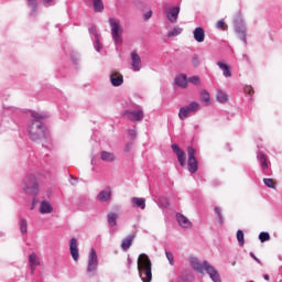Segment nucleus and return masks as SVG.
Masks as SVG:
<instances>
[{
    "label": "nucleus",
    "mask_w": 282,
    "mask_h": 282,
    "mask_svg": "<svg viewBox=\"0 0 282 282\" xmlns=\"http://www.w3.org/2000/svg\"><path fill=\"white\" fill-rule=\"evenodd\" d=\"M117 219H118V214H116V213L108 214V224L112 228H113V226H117Z\"/></svg>",
    "instance_id": "7c9ffc66"
},
{
    "label": "nucleus",
    "mask_w": 282,
    "mask_h": 282,
    "mask_svg": "<svg viewBox=\"0 0 282 282\" xmlns=\"http://www.w3.org/2000/svg\"><path fill=\"white\" fill-rule=\"evenodd\" d=\"M172 150L176 154L181 166H185L186 165V153H184V151H182V149H180V145H177L175 143L172 144Z\"/></svg>",
    "instance_id": "f8f14e48"
},
{
    "label": "nucleus",
    "mask_w": 282,
    "mask_h": 282,
    "mask_svg": "<svg viewBox=\"0 0 282 282\" xmlns=\"http://www.w3.org/2000/svg\"><path fill=\"white\" fill-rule=\"evenodd\" d=\"M187 83H191L192 85H199L202 80L199 79V76L194 75L187 79Z\"/></svg>",
    "instance_id": "c9c22d12"
},
{
    "label": "nucleus",
    "mask_w": 282,
    "mask_h": 282,
    "mask_svg": "<svg viewBox=\"0 0 282 282\" xmlns=\"http://www.w3.org/2000/svg\"><path fill=\"white\" fill-rule=\"evenodd\" d=\"M187 154H188V161H187V166L189 173H197V159L195 158V149L188 148L187 149Z\"/></svg>",
    "instance_id": "1a4fd4ad"
},
{
    "label": "nucleus",
    "mask_w": 282,
    "mask_h": 282,
    "mask_svg": "<svg viewBox=\"0 0 282 282\" xmlns=\"http://www.w3.org/2000/svg\"><path fill=\"white\" fill-rule=\"evenodd\" d=\"M69 250H70V256L75 261H78L80 258V253L78 252V240L76 238H72L69 242Z\"/></svg>",
    "instance_id": "2eb2a0df"
},
{
    "label": "nucleus",
    "mask_w": 282,
    "mask_h": 282,
    "mask_svg": "<svg viewBox=\"0 0 282 282\" xmlns=\"http://www.w3.org/2000/svg\"><path fill=\"white\" fill-rule=\"evenodd\" d=\"M127 118L132 121H140L144 118V111L142 110H132L126 112Z\"/></svg>",
    "instance_id": "f3484780"
},
{
    "label": "nucleus",
    "mask_w": 282,
    "mask_h": 282,
    "mask_svg": "<svg viewBox=\"0 0 282 282\" xmlns=\"http://www.w3.org/2000/svg\"><path fill=\"white\" fill-rule=\"evenodd\" d=\"M237 241L239 246H245L246 243V240L243 239V231L241 229L237 231Z\"/></svg>",
    "instance_id": "72a5a7b5"
},
{
    "label": "nucleus",
    "mask_w": 282,
    "mask_h": 282,
    "mask_svg": "<svg viewBox=\"0 0 282 282\" xmlns=\"http://www.w3.org/2000/svg\"><path fill=\"white\" fill-rule=\"evenodd\" d=\"M189 263L194 270H197V272L202 273L205 270L207 274L210 276L212 281L221 282V279H219V273L217 272L215 267L208 263V261H204L202 264L199 263V260L197 258H191Z\"/></svg>",
    "instance_id": "7ed1b4c3"
},
{
    "label": "nucleus",
    "mask_w": 282,
    "mask_h": 282,
    "mask_svg": "<svg viewBox=\"0 0 282 282\" xmlns=\"http://www.w3.org/2000/svg\"><path fill=\"white\" fill-rule=\"evenodd\" d=\"M102 162H116V154L107 151H102L100 154Z\"/></svg>",
    "instance_id": "a878e982"
},
{
    "label": "nucleus",
    "mask_w": 282,
    "mask_h": 282,
    "mask_svg": "<svg viewBox=\"0 0 282 282\" xmlns=\"http://www.w3.org/2000/svg\"><path fill=\"white\" fill-rule=\"evenodd\" d=\"M200 99L203 100V102H206V105H208L210 102V94H208L206 90H202Z\"/></svg>",
    "instance_id": "473e14b6"
},
{
    "label": "nucleus",
    "mask_w": 282,
    "mask_h": 282,
    "mask_svg": "<svg viewBox=\"0 0 282 282\" xmlns=\"http://www.w3.org/2000/svg\"><path fill=\"white\" fill-rule=\"evenodd\" d=\"M31 116L33 118L32 123L29 126V135L31 140L36 141L43 138H47V129L43 126L41 120H45V118H50V116L45 112H36L32 111Z\"/></svg>",
    "instance_id": "f257e3e1"
},
{
    "label": "nucleus",
    "mask_w": 282,
    "mask_h": 282,
    "mask_svg": "<svg viewBox=\"0 0 282 282\" xmlns=\"http://www.w3.org/2000/svg\"><path fill=\"white\" fill-rule=\"evenodd\" d=\"M90 34H95L94 47H95L96 52H100V50H102V44L100 43V40L98 39V33H96L95 29H90Z\"/></svg>",
    "instance_id": "cd10ccee"
},
{
    "label": "nucleus",
    "mask_w": 282,
    "mask_h": 282,
    "mask_svg": "<svg viewBox=\"0 0 282 282\" xmlns=\"http://www.w3.org/2000/svg\"><path fill=\"white\" fill-rule=\"evenodd\" d=\"M264 280L265 281H270V276L269 275H264Z\"/></svg>",
    "instance_id": "de8ad7c7"
},
{
    "label": "nucleus",
    "mask_w": 282,
    "mask_h": 282,
    "mask_svg": "<svg viewBox=\"0 0 282 282\" xmlns=\"http://www.w3.org/2000/svg\"><path fill=\"white\" fill-rule=\"evenodd\" d=\"M217 66L219 67V69H221L223 76H225V78H230V76H232V72H230V66H228V64L217 62Z\"/></svg>",
    "instance_id": "5701e85b"
},
{
    "label": "nucleus",
    "mask_w": 282,
    "mask_h": 282,
    "mask_svg": "<svg viewBox=\"0 0 282 282\" xmlns=\"http://www.w3.org/2000/svg\"><path fill=\"white\" fill-rule=\"evenodd\" d=\"M93 6L95 12H102V10H105V4H102V0H93Z\"/></svg>",
    "instance_id": "c85d7f7f"
},
{
    "label": "nucleus",
    "mask_w": 282,
    "mask_h": 282,
    "mask_svg": "<svg viewBox=\"0 0 282 282\" xmlns=\"http://www.w3.org/2000/svg\"><path fill=\"white\" fill-rule=\"evenodd\" d=\"M193 34L197 43H204V40L206 39V33L204 32V29L202 26L196 28Z\"/></svg>",
    "instance_id": "a211bd4d"
},
{
    "label": "nucleus",
    "mask_w": 282,
    "mask_h": 282,
    "mask_svg": "<svg viewBox=\"0 0 282 282\" xmlns=\"http://www.w3.org/2000/svg\"><path fill=\"white\" fill-rule=\"evenodd\" d=\"M258 160L260 162V166H261L263 173H265V171H268V156L265 154H263L262 152H259Z\"/></svg>",
    "instance_id": "393cba45"
},
{
    "label": "nucleus",
    "mask_w": 282,
    "mask_h": 282,
    "mask_svg": "<svg viewBox=\"0 0 282 282\" xmlns=\"http://www.w3.org/2000/svg\"><path fill=\"white\" fill-rule=\"evenodd\" d=\"M199 111V102L192 101L189 105L184 106L178 111L180 120H186L191 115L197 113Z\"/></svg>",
    "instance_id": "423d86ee"
},
{
    "label": "nucleus",
    "mask_w": 282,
    "mask_h": 282,
    "mask_svg": "<svg viewBox=\"0 0 282 282\" xmlns=\"http://www.w3.org/2000/svg\"><path fill=\"white\" fill-rule=\"evenodd\" d=\"M139 276L142 282H151L153 279L151 259L147 253H141L137 261Z\"/></svg>",
    "instance_id": "f03ea898"
},
{
    "label": "nucleus",
    "mask_w": 282,
    "mask_h": 282,
    "mask_svg": "<svg viewBox=\"0 0 282 282\" xmlns=\"http://www.w3.org/2000/svg\"><path fill=\"white\" fill-rule=\"evenodd\" d=\"M110 83L112 87H120L124 83V76L118 70H112L110 74Z\"/></svg>",
    "instance_id": "9d476101"
},
{
    "label": "nucleus",
    "mask_w": 282,
    "mask_h": 282,
    "mask_svg": "<svg viewBox=\"0 0 282 282\" xmlns=\"http://www.w3.org/2000/svg\"><path fill=\"white\" fill-rule=\"evenodd\" d=\"M131 61H132V69L133 72H140L142 69V58L138 54V52L131 53Z\"/></svg>",
    "instance_id": "4468645a"
},
{
    "label": "nucleus",
    "mask_w": 282,
    "mask_h": 282,
    "mask_svg": "<svg viewBox=\"0 0 282 282\" xmlns=\"http://www.w3.org/2000/svg\"><path fill=\"white\" fill-rule=\"evenodd\" d=\"M54 210V207H52V204L47 200H42L40 205V213L42 215H50Z\"/></svg>",
    "instance_id": "aec40b11"
},
{
    "label": "nucleus",
    "mask_w": 282,
    "mask_h": 282,
    "mask_svg": "<svg viewBox=\"0 0 282 282\" xmlns=\"http://www.w3.org/2000/svg\"><path fill=\"white\" fill-rule=\"evenodd\" d=\"M153 12L152 11H148L147 13H144L143 18L145 21H149V19H151Z\"/></svg>",
    "instance_id": "79ce46f5"
},
{
    "label": "nucleus",
    "mask_w": 282,
    "mask_h": 282,
    "mask_svg": "<svg viewBox=\"0 0 282 282\" xmlns=\"http://www.w3.org/2000/svg\"><path fill=\"white\" fill-rule=\"evenodd\" d=\"M96 270H98V253H96V249L91 248L88 254L87 272L90 276H94Z\"/></svg>",
    "instance_id": "0eeeda50"
},
{
    "label": "nucleus",
    "mask_w": 282,
    "mask_h": 282,
    "mask_svg": "<svg viewBox=\"0 0 282 282\" xmlns=\"http://www.w3.org/2000/svg\"><path fill=\"white\" fill-rule=\"evenodd\" d=\"M235 30L239 36V40L243 41L246 45L248 43V40L246 39V22L243 21L242 17H238L235 20Z\"/></svg>",
    "instance_id": "6e6552de"
},
{
    "label": "nucleus",
    "mask_w": 282,
    "mask_h": 282,
    "mask_svg": "<svg viewBox=\"0 0 282 282\" xmlns=\"http://www.w3.org/2000/svg\"><path fill=\"white\" fill-rule=\"evenodd\" d=\"M165 257L170 263V265H175L174 256L171 251H165Z\"/></svg>",
    "instance_id": "e433bc0d"
},
{
    "label": "nucleus",
    "mask_w": 282,
    "mask_h": 282,
    "mask_svg": "<svg viewBox=\"0 0 282 282\" xmlns=\"http://www.w3.org/2000/svg\"><path fill=\"white\" fill-rule=\"evenodd\" d=\"M109 25L111 30V36L116 45H122V32L124 30L120 25V22L118 20L110 18L109 19Z\"/></svg>",
    "instance_id": "39448f33"
},
{
    "label": "nucleus",
    "mask_w": 282,
    "mask_h": 282,
    "mask_svg": "<svg viewBox=\"0 0 282 282\" xmlns=\"http://www.w3.org/2000/svg\"><path fill=\"white\" fill-rule=\"evenodd\" d=\"M70 184H76V180H74V182H73V181H70Z\"/></svg>",
    "instance_id": "8fccbe9b"
},
{
    "label": "nucleus",
    "mask_w": 282,
    "mask_h": 282,
    "mask_svg": "<svg viewBox=\"0 0 282 282\" xmlns=\"http://www.w3.org/2000/svg\"><path fill=\"white\" fill-rule=\"evenodd\" d=\"M20 230L22 235H25L28 232V219L21 218L19 221Z\"/></svg>",
    "instance_id": "2f4dec72"
},
{
    "label": "nucleus",
    "mask_w": 282,
    "mask_h": 282,
    "mask_svg": "<svg viewBox=\"0 0 282 282\" xmlns=\"http://www.w3.org/2000/svg\"><path fill=\"white\" fill-rule=\"evenodd\" d=\"M263 182L268 186V188H274V180H272V178H264Z\"/></svg>",
    "instance_id": "58836bf2"
},
{
    "label": "nucleus",
    "mask_w": 282,
    "mask_h": 282,
    "mask_svg": "<svg viewBox=\"0 0 282 282\" xmlns=\"http://www.w3.org/2000/svg\"><path fill=\"white\" fill-rule=\"evenodd\" d=\"M22 189L26 195H37L39 194V181L36 175L29 174L22 181Z\"/></svg>",
    "instance_id": "20e7f679"
},
{
    "label": "nucleus",
    "mask_w": 282,
    "mask_h": 282,
    "mask_svg": "<svg viewBox=\"0 0 282 282\" xmlns=\"http://www.w3.org/2000/svg\"><path fill=\"white\" fill-rule=\"evenodd\" d=\"M175 85H177L178 87H182L183 89H186V87H188V78L186 77V75L181 74L176 76Z\"/></svg>",
    "instance_id": "412c9836"
},
{
    "label": "nucleus",
    "mask_w": 282,
    "mask_h": 282,
    "mask_svg": "<svg viewBox=\"0 0 282 282\" xmlns=\"http://www.w3.org/2000/svg\"><path fill=\"white\" fill-rule=\"evenodd\" d=\"M216 98L218 102H228V95L224 90H218Z\"/></svg>",
    "instance_id": "c756f323"
},
{
    "label": "nucleus",
    "mask_w": 282,
    "mask_h": 282,
    "mask_svg": "<svg viewBox=\"0 0 282 282\" xmlns=\"http://www.w3.org/2000/svg\"><path fill=\"white\" fill-rule=\"evenodd\" d=\"M182 32H184L183 28L174 26L171 31L167 32V37L173 39L175 36H180V34H182Z\"/></svg>",
    "instance_id": "bb28decb"
},
{
    "label": "nucleus",
    "mask_w": 282,
    "mask_h": 282,
    "mask_svg": "<svg viewBox=\"0 0 282 282\" xmlns=\"http://www.w3.org/2000/svg\"><path fill=\"white\" fill-rule=\"evenodd\" d=\"M216 28L218 30H223L224 32H226V30H228V25H226V22H224V20H219L217 23H216Z\"/></svg>",
    "instance_id": "4c0bfd02"
},
{
    "label": "nucleus",
    "mask_w": 282,
    "mask_h": 282,
    "mask_svg": "<svg viewBox=\"0 0 282 282\" xmlns=\"http://www.w3.org/2000/svg\"><path fill=\"white\" fill-rule=\"evenodd\" d=\"M250 257L252 259H254V261H257V263H261V260H259V258H257V256H254V253L250 252Z\"/></svg>",
    "instance_id": "37998d69"
},
{
    "label": "nucleus",
    "mask_w": 282,
    "mask_h": 282,
    "mask_svg": "<svg viewBox=\"0 0 282 282\" xmlns=\"http://www.w3.org/2000/svg\"><path fill=\"white\" fill-rule=\"evenodd\" d=\"M128 265H131V258H128Z\"/></svg>",
    "instance_id": "09e8293b"
},
{
    "label": "nucleus",
    "mask_w": 282,
    "mask_h": 282,
    "mask_svg": "<svg viewBox=\"0 0 282 282\" xmlns=\"http://www.w3.org/2000/svg\"><path fill=\"white\" fill-rule=\"evenodd\" d=\"M133 208H141L144 210L147 208V199L140 197H132L131 198Z\"/></svg>",
    "instance_id": "6ab92c4d"
},
{
    "label": "nucleus",
    "mask_w": 282,
    "mask_h": 282,
    "mask_svg": "<svg viewBox=\"0 0 282 282\" xmlns=\"http://www.w3.org/2000/svg\"><path fill=\"white\" fill-rule=\"evenodd\" d=\"M98 202L107 203L111 202V187H106L97 195Z\"/></svg>",
    "instance_id": "dca6fc26"
},
{
    "label": "nucleus",
    "mask_w": 282,
    "mask_h": 282,
    "mask_svg": "<svg viewBox=\"0 0 282 282\" xmlns=\"http://www.w3.org/2000/svg\"><path fill=\"white\" fill-rule=\"evenodd\" d=\"M164 14L170 23H175L180 18V7H173L169 11L164 10Z\"/></svg>",
    "instance_id": "9b49d317"
},
{
    "label": "nucleus",
    "mask_w": 282,
    "mask_h": 282,
    "mask_svg": "<svg viewBox=\"0 0 282 282\" xmlns=\"http://www.w3.org/2000/svg\"><path fill=\"white\" fill-rule=\"evenodd\" d=\"M215 213H216V215L218 216V219H219V221H220V224H221V221H223V218H221V208L215 207Z\"/></svg>",
    "instance_id": "a19ab883"
},
{
    "label": "nucleus",
    "mask_w": 282,
    "mask_h": 282,
    "mask_svg": "<svg viewBox=\"0 0 282 282\" xmlns=\"http://www.w3.org/2000/svg\"><path fill=\"white\" fill-rule=\"evenodd\" d=\"M45 6H47V3H50L52 0H43Z\"/></svg>",
    "instance_id": "49530a36"
},
{
    "label": "nucleus",
    "mask_w": 282,
    "mask_h": 282,
    "mask_svg": "<svg viewBox=\"0 0 282 282\" xmlns=\"http://www.w3.org/2000/svg\"><path fill=\"white\" fill-rule=\"evenodd\" d=\"M28 6L33 12H36V0H28Z\"/></svg>",
    "instance_id": "ea45409f"
},
{
    "label": "nucleus",
    "mask_w": 282,
    "mask_h": 282,
    "mask_svg": "<svg viewBox=\"0 0 282 282\" xmlns=\"http://www.w3.org/2000/svg\"><path fill=\"white\" fill-rule=\"evenodd\" d=\"M259 239H260L261 243H265V241H270V234L262 231L259 235Z\"/></svg>",
    "instance_id": "f704fd0d"
},
{
    "label": "nucleus",
    "mask_w": 282,
    "mask_h": 282,
    "mask_svg": "<svg viewBox=\"0 0 282 282\" xmlns=\"http://www.w3.org/2000/svg\"><path fill=\"white\" fill-rule=\"evenodd\" d=\"M176 220L178 226H181V228H184L185 230L193 228V223H191V220L183 214H176Z\"/></svg>",
    "instance_id": "ddd939ff"
},
{
    "label": "nucleus",
    "mask_w": 282,
    "mask_h": 282,
    "mask_svg": "<svg viewBox=\"0 0 282 282\" xmlns=\"http://www.w3.org/2000/svg\"><path fill=\"white\" fill-rule=\"evenodd\" d=\"M246 94H252V87L248 86L245 88Z\"/></svg>",
    "instance_id": "c03bdc74"
},
{
    "label": "nucleus",
    "mask_w": 282,
    "mask_h": 282,
    "mask_svg": "<svg viewBox=\"0 0 282 282\" xmlns=\"http://www.w3.org/2000/svg\"><path fill=\"white\" fill-rule=\"evenodd\" d=\"M29 263L31 265V272H34L36 270V267L41 265V260L36 256V253H31L29 257Z\"/></svg>",
    "instance_id": "4be33fe9"
},
{
    "label": "nucleus",
    "mask_w": 282,
    "mask_h": 282,
    "mask_svg": "<svg viewBox=\"0 0 282 282\" xmlns=\"http://www.w3.org/2000/svg\"><path fill=\"white\" fill-rule=\"evenodd\" d=\"M134 239H135V235H130L122 240L121 248L124 252H127V250L131 248Z\"/></svg>",
    "instance_id": "b1692460"
},
{
    "label": "nucleus",
    "mask_w": 282,
    "mask_h": 282,
    "mask_svg": "<svg viewBox=\"0 0 282 282\" xmlns=\"http://www.w3.org/2000/svg\"><path fill=\"white\" fill-rule=\"evenodd\" d=\"M129 135H131V138L135 137V130H130Z\"/></svg>",
    "instance_id": "a18cd8bd"
}]
</instances>
